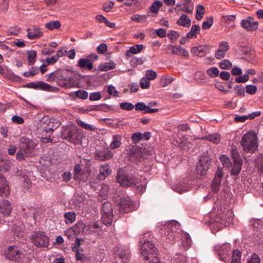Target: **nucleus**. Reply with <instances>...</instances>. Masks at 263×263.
Instances as JSON below:
<instances>
[{
	"label": "nucleus",
	"instance_id": "6e6552de",
	"mask_svg": "<svg viewBox=\"0 0 263 263\" xmlns=\"http://www.w3.org/2000/svg\"><path fill=\"white\" fill-rule=\"evenodd\" d=\"M212 163V159L209 156H202L199 162L196 164L195 174L197 178H201L206 175L210 166Z\"/></svg>",
	"mask_w": 263,
	"mask_h": 263
},
{
	"label": "nucleus",
	"instance_id": "4be33fe9",
	"mask_svg": "<svg viewBox=\"0 0 263 263\" xmlns=\"http://www.w3.org/2000/svg\"><path fill=\"white\" fill-rule=\"evenodd\" d=\"M177 24L184 27H189L191 24V20L186 14H182L177 21Z\"/></svg>",
	"mask_w": 263,
	"mask_h": 263
},
{
	"label": "nucleus",
	"instance_id": "393cba45",
	"mask_svg": "<svg viewBox=\"0 0 263 263\" xmlns=\"http://www.w3.org/2000/svg\"><path fill=\"white\" fill-rule=\"evenodd\" d=\"M143 48V46L142 44H137L130 47L129 50H127L126 52V55L127 57H130L132 53L137 54L140 52Z\"/></svg>",
	"mask_w": 263,
	"mask_h": 263
},
{
	"label": "nucleus",
	"instance_id": "a19ab883",
	"mask_svg": "<svg viewBox=\"0 0 263 263\" xmlns=\"http://www.w3.org/2000/svg\"><path fill=\"white\" fill-rule=\"evenodd\" d=\"M76 215L73 212H69L65 213L64 218H65L66 223H72L76 220Z\"/></svg>",
	"mask_w": 263,
	"mask_h": 263
},
{
	"label": "nucleus",
	"instance_id": "7ed1b4c3",
	"mask_svg": "<svg viewBox=\"0 0 263 263\" xmlns=\"http://www.w3.org/2000/svg\"><path fill=\"white\" fill-rule=\"evenodd\" d=\"M243 150L246 153H254L257 149V137L254 132H248L243 135L240 141Z\"/></svg>",
	"mask_w": 263,
	"mask_h": 263
},
{
	"label": "nucleus",
	"instance_id": "6e6d98bb",
	"mask_svg": "<svg viewBox=\"0 0 263 263\" xmlns=\"http://www.w3.org/2000/svg\"><path fill=\"white\" fill-rule=\"evenodd\" d=\"M221 186V182L213 180L212 183V190L213 193H217Z\"/></svg>",
	"mask_w": 263,
	"mask_h": 263
},
{
	"label": "nucleus",
	"instance_id": "2f4dec72",
	"mask_svg": "<svg viewBox=\"0 0 263 263\" xmlns=\"http://www.w3.org/2000/svg\"><path fill=\"white\" fill-rule=\"evenodd\" d=\"M85 229V225L82 221H78L73 227V231L76 234L83 232Z\"/></svg>",
	"mask_w": 263,
	"mask_h": 263
},
{
	"label": "nucleus",
	"instance_id": "ddd939ff",
	"mask_svg": "<svg viewBox=\"0 0 263 263\" xmlns=\"http://www.w3.org/2000/svg\"><path fill=\"white\" fill-rule=\"evenodd\" d=\"M117 209L121 213L124 214L132 212L134 210V204L129 197L120 198L116 204Z\"/></svg>",
	"mask_w": 263,
	"mask_h": 263
},
{
	"label": "nucleus",
	"instance_id": "4d7b16f0",
	"mask_svg": "<svg viewBox=\"0 0 263 263\" xmlns=\"http://www.w3.org/2000/svg\"><path fill=\"white\" fill-rule=\"evenodd\" d=\"M213 24V17L212 16H210L208 18L207 21H204L203 23L202 28L203 29H209Z\"/></svg>",
	"mask_w": 263,
	"mask_h": 263
},
{
	"label": "nucleus",
	"instance_id": "ea45409f",
	"mask_svg": "<svg viewBox=\"0 0 263 263\" xmlns=\"http://www.w3.org/2000/svg\"><path fill=\"white\" fill-rule=\"evenodd\" d=\"M111 172V170L108 164L104 165L100 168V174L103 176L104 178L108 176Z\"/></svg>",
	"mask_w": 263,
	"mask_h": 263
},
{
	"label": "nucleus",
	"instance_id": "c03bdc74",
	"mask_svg": "<svg viewBox=\"0 0 263 263\" xmlns=\"http://www.w3.org/2000/svg\"><path fill=\"white\" fill-rule=\"evenodd\" d=\"M192 245V240L188 234H185L182 240V245L187 250Z\"/></svg>",
	"mask_w": 263,
	"mask_h": 263
},
{
	"label": "nucleus",
	"instance_id": "f8f14e48",
	"mask_svg": "<svg viewBox=\"0 0 263 263\" xmlns=\"http://www.w3.org/2000/svg\"><path fill=\"white\" fill-rule=\"evenodd\" d=\"M60 124L61 123L55 118H45L42 125V133L45 132L52 134V132L58 128Z\"/></svg>",
	"mask_w": 263,
	"mask_h": 263
},
{
	"label": "nucleus",
	"instance_id": "dca6fc26",
	"mask_svg": "<svg viewBox=\"0 0 263 263\" xmlns=\"http://www.w3.org/2000/svg\"><path fill=\"white\" fill-rule=\"evenodd\" d=\"M259 23L255 21L252 16H248L246 19L242 20L241 26L249 31H254L257 29Z\"/></svg>",
	"mask_w": 263,
	"mask_h": 263
},
{
	"label": "nucleus",
	"instance_id": "338daca9",
	"mask_svg": "<svg viewBox=\"0 0 263 263\" xmlns=\"http://www.w3.org/2000/svg\"><path fill=\"white\" fill-rule=\"evenodd\" d=\"M218 49H221L222 51L226 53L229 49V46L227 42H221L219 44Z\"/></svg>",
	"mask_w": 263,
	"mask_h": 263
},
{
	"label": "nucleus",
	"instance_id": "a18cd8bd",
	"mask_svg": "<svg viewBox=\"0 0 263 263\" xmlns=\"http://www.w3.org/2000/svg\"><path fill=\"white\" fill-rule=\"evenodd\" d=\"M77 123L79 126L88 130L93 131L96 129L95 126L86 123L81 120H77Z\"/></svg>",
	"mask_w": 263,
	"mask_h": 263
},
{
	"label": "nucleus",
	"instance_id": "4c0bfd02",
	"mask_svg": "<svg viewBox=\"0 0 263 263\" xmlns=\"http://www.w3.org/2000/svg\"><path fill=\"white\" fill-rule=\"evenodd\" d=\"M61 27V24L59 21H53L45 24V27L50 30L57 29Z\"/></svg>",
	"mask_w": 263,
	"mask_h": 263
},
{
	"label": "nucleus",
	"instance_id": "b1692460",
	"mask_svg": "<svg viewBox=\"0 0 263 263\" xmlns=\"http://www.w3.org/2000/svg\"><path fill=\"white\" fill-rule=\"evenodd\" d=\"M200 27L198 25H193L191 31L186 34V37L188 39L196 38L197 34L200 33Z\"/></svg>",
	"mask_w": 263,
	"mask_h": 263
},
{
	"label": "nucleus",
	"instance_id": "a211bd4d",
	"mask_svg": "<svg viewBox=\"0 0 263 263\" xmlns=\"http://www.w3.org/2000/svg\"><path fill=\"white\" fill-rule=\"evenodd\" d=\"M9 194V187L5 177L0 173V195L7 196Z\"/></svg>",
	"mask_w": 263,
	"mask_h": 263
},
{
	"label": "nucleus",
	"instance_id": "f257e3e1",
	"mask_svg": "<svg viewBox=\"0 0 263 263\" xmlns=\"http://www.w3.org/2000/svg\"><path fill=\"white\" fill-rule=\"evenodd\" d=\"M73 80L72 72L68 69H57L50 73L47 78V81H55L59 86L64 88L70 87Z\"/></svg>",
	"mask_w": 263,
	"mask_h": 263
},
{
	"label": "nucleus",
	"instance_id": "69168bd1",
	"mask_svg": "<svg viewBox=\"0 0 263 263\" xmlns=\"http://www.w3.org/2000/svg\"><path fill=\"white\" fill-rule=\"evenodd\" d=\"M114 6V3L112 2L109 1L105 3L103 5V10L106 12H109Z\"/></svg>",
	"mask_w": 263,
	"mask_h": 263
},
{
	"label": "nucleus",
	"instance_id": "052dcab7",
	"mask_svg": "<svg viewBox=\"0 0 263 263\" xmlns=\"http://www.w3.org/2000/svg\"><path fill=\"white\" fill-rule=\"evenodd\" d=\"M147 106L143 102H138L135 105V109L139 111H145L147 109Z\"/></svg>",
	"mask_w": 263,
	"mask_h": 263
},
{
	"label": "nucleus",
	"instance_id": "39448f33",
	"mask_svg": "<svg viewBox=\"0 0 263 263\" xmlns=\"http://www.w3.org/2000/svg\"><path fill=\"white\" fill-rule=\"evenodd\" d=\"M12 211V206L8 200H4L0 202V213L2 216H0V224L6 223L8 224L13 221V217L10 214Z\"/></svg>",
	"mask_w": 263,
	"mask_h": 263
},
{
	"label": "nucleus",
	"instance_id": "09e8293b",
	"mask_svg": "<svg viewBox=\"0 0 263 263\" xmlns=\"http://www.w3.org/2000/svg\"><path fill=\"white\" fill-rule=\"evenodd\" d=\"M223 167L229 168L232 164L229 158L226 155H222L220 158Z\"/></svg>",
	"mask_w": 263,
	"mask_h": 263
},
{
	"label": "nucleus",
	"instance_id": "4468645a",
	"mask_svg": "<svg viewBox=\"0 0 263 263\" xmlns=\"http://www.w3.org/2000/svg\"><path fill=\"white\" fill-rule=\"evenodd\" d=\"M145 152V147L133 146L130 149L128 156L129 159L136 163L140 162L143 159V153Z\"/></svg>",
	"mask_w": 263,
	"mask_h": 263
},
{
	"label": "nucleus",
	"instance_id": "5fc2aeb1",
	"mask_svg": "<svg viewBox=\"0 0 263 263\" xmlns=\"http://www.w3.org/2000/svg\"><path fill=\"white\" fill-rule=\"evenodd\" d=\"M143 136L142 133L137 132L134 133L131 136L132 141L135 143H138L142 138Z\"/></svg>",
	"mask_w": 263,
	"mask_h": 263
},
{
	"label": "nucleus",
	"instance_id": "774afa93",
	"mask_svg": "<svg viewBox=\"0 0 263 263\" xmlns=\"http://www.w3.org/2000/svg\"><path fill=\"white\" fill-rule=\"evenodd\" d=\"M186 260L187 258L185 256L180 254L175 259L174 263H186Z\"/></svg>",
	"mask_w": 263,
	"mask_h": 263
},
{
	"label": "nucleus",
	"instance_id": "6ab92c4d",
	"mask_svg": "<svg viewBox=\"0 0 263 263\" xmlns=\"http://www.w3.org/2000/svg\"><path fill=\"white\" fill-rule=\"evenodd\" d=\"M11 161L7 158H0V171H8L12 166Z\"/></svg>",
	"mask_w": 263,
	"mask_h": 263
},
{
	"label": "nucleus",
	"instance_id": "c756f323",
	"mask_svg": "<svg viewBox=\"0 0 263 263\" xmlns=\"http://www.w3.org/2000/svg\"><path fill=\"white\" fill-rule=\"evenodd\" d=\"M203 139L210 141L213 143L218 144L221 140V137L219 134L215 133L213 134L209 135L203 138Z\"/></svg>",
	"mask_w": 263,
	"mask_h": 263
},
{
	"label": "nucleus",
	"instance_id": "f3484780",
	"mask_svg": "<svg viewBox=\"0 0 263 263\" xmlns=\"http://www.w3.org/2000/svg\"><path fill=\"white\" fill-rule=\"evenodd\" d=\"M27 37L30 40H34L42 37L43 33L40 30V29L36 27H33L31 28H28Z\"/></svg>",
	"mask_w": 263,
	"mask_h": 263
},
{
	"label": "nucleus",
	"instance_id": "49530a36",
	"mask_svg": "<svg viewBox=\"0 0 263 263\" xmlns=\"http://www.w3.org/2000/svg\"><path fill=\"white\" fill-rule=\"evenodd\" d=\"M247 263H260V258L256 253H253L247 258Z\"/></svg>",
	"mask_w": 263,
	"mask_h": 263
},
{
	"label": "nucleus",
	"instance_id": "0eeeda50",
	"mask_svg": "<svg viewBox=\"0 0 263 263\" xmlns=\"http://www.w3.org/2000/svg\"><path fill=\"white\" fill-rule=\"evenodd\" d=\"M20 147L24 151L26 157H32L34 155V149L37 143L28 138L22 137L21 138Z\"/></svg>",
	"mask_w": 263,
	"mask_h": 263
},
{
	"label": "nucleus",
	"instance_id": "864d4df0",
	"mask_svg": "<svg viewBox=\"0 0 263 263\" xmlns=\"http://www.w3.org/2000/svg\"><path fill=\"white\" fill-rule=\"evenodd\" d=\"M121 108L126 110H132L134 108V105L129 102H122L120 104Z\"/></svg>",
	"mask_w": 263,
	"mask_h": 263
},
{
	"label": "nucleus",
	"instance_id": "9b49d317",
	"mask_svg": "<svg viewBox=\"0 0 263 263\" xmlns=\"http://www.w3.org/2000/svg\"><path fill=\"white\" fill-rule=\"evenodd\" d=\"M4 252L7 259L15 262H19L24 256L23 252L16 246L8 247Z\"/></svg>",
	"mask_w": 263,
	"mask_h": 263
},
{
	"label": "nucleus",
	"instance_id": "423d86ee",
	"mask_svg": "<svg viewBox=\"0 0 263 263\" xmlns=\"http://www.w3.org/2000/svg\"><path fill=\"white\" fill-rule=\"evenodd\" d=\"M80 134L77 127L68 126L64 127L61 132V137L76 144L80 142Z\"/></svg>",
	"mask_w": 263,
	"mask_h": 263
},
{
	"label": "nucleus",
	"instance_id": "a878e982",
	"mask_svg": "<svg viewBox=\"0 0 263 263\" xmlns=\"http://www.w3.org/2000/svg\"><path fill=\"white\" fill-rule=\"evenodd\" d=\"M191 52L195 55L198 57H203L206 53L205 48L202 46H195L191 49Z\"/></svg>",
	"mask_w": 263,
	"mask_h": 263
},
{
	"label": "nucleus",
	"instance_id": "3c124183",
	"mask_svg": "<svg viewBox=\"0 0 263 263\" xmlns=\"http://www.w3.org/2000/svg\"><path fill=\"white\" fill-rule=\"evenodd\" d=\"M75 95L77 97L83 100L87 99L88 96L87 91L82 89H80L76 91Z\"/></svg>",
	"mask_w": 263,
	"mask_h": 263
},
{
	"label": "nucleus",
	"instance_id": "cd10ccee",
	"mask_svg": "<svg viewBox=\"0 0 263 263\" xmlns=\"http://www.w3.org/2000/svg\"><path fill=\"white\" fill-rule=\"evenodd\" d=\"M116 64L112 61L109 62L101 64L99 66V69L100 71H106L110 69H113L116 67Z\"/></svg>",
	"mask_w": 263,
	"mask_h": 263
},
{
	"label": "nucleus",
	"instance_id": "13d9d810",
	"mask_svg": "<svg viewBox=\"0 0 263 263\" xmlns=\"http://www.w3.org/2000/svg\"><path fill=\"white\" fill-rule=\"evenodd\" d=\"M140 85L142 89L148 88L150 86L149 80L147 79L143 78L140 81Z\"/></svg>",
	"mask_w": 263,
	"mask_h": 263
},
{
	"label": "nucleus",
	"instance_id": "7c9ffc66",
	"mask_svg": "<svg viewBox=\"0 0 263 263\" xmlns=\"http://www.w3.org/2000/svg\"><path fill=\"white\" fill-rule=\"evenodd\" d=\"M230 252V250H228V249H227L226 250L221 249L220 250L218 254L219 259L226 262L227 260H228L230 258L231 254Z\"/></svg>",
	"mask_w": 263,
	"mask_h": 263
},
{
	"label": "nucleus",
	"instance_id": "680f3d73",
	"mask_svg": "<svg viewBox=\"0 0 263 263\" xmlns=\"http://www.w3.org/2000/svg\"><path fill=\"white\" fill-rule=\"evenodd\" d=\"M107 50V46L105 43L101 44L97 47V52L99 54H104Z\"/></svg>",
	"mask_w": 263,
	"mask_h": 263
},
{
	"label": "nucleus",
	"instance_id": "f704fd0d",
	"mask_svg": "<svg viewBox=\"0 0 263 263\" xmlns=\"http://www.w3.org/2000/svg\"><path fill=\"white\" fill-rule=\"evenodd\" d=\"M119 257L121 259L122 262L126 263L129 261L130 254L128 250H123L118 254Z\"/></svg>",
	"mask_w": 263,
	"mask_h": 263
},
{
	"label": "nucleus",
	"instance_id": "c9c22d12",
	"mask_svg": "<svg viewBox=\"0 0 263 263\" xmlns=\"http://www.w3.org/2000/svg\"><path fill=\"white\" fill-rule=\"evenodd\" d=\"M241 252L240 250L236 249L233 251L232 255V261L231 263H240Z\"/></svg>",
	"mask_w": 263,
	"mask_h": 263
},
{
	"label": "nucleus",
	"instance_id": "de8ad7c7",
	"mask_svg": "<svg viewBox=\"0 0 263 263\" xmlns=\"http://www.w3.org/2000/svg\"><path fill=\"white\" fill-rule=\"evenodd\" d=\"M204 8L203 6L198 5L197 6L196 15V18L197 20L200 21L203 18V14L204 13Z\"/></svg>",
	"mask_w": 263,
	"mask_h": 263
},
{
	"label": "nucleus",
	"instance_id": "412c9836",
	"mask_svg": "<svg viewBox=\"0 0 263 263\" xmlns=\"http://www.w3.org/2000/svg\"><path fill=\"white\" fill-rule=\"evenodd\" d=\"M77 66L81 69H87L91 70L93 68V64L88 59L82 58L78 61Z\"/></svg>",
	"mask_w": 263,
	"mask_h": 263
},
{
	"label": "nucleus",
	"instance_id": "e2e57ef3",
	"mask_svg": "<svg viewBox=\"0 0 263 263\" xmlns=\"http://www.w3.org/2000/svg\"><path fill=\"white\" fill-rule=\"evenodd\" d=\"M130 65L133 67H135L138 65L142 64L143 63V61L142 60L141 58H134L130 61Z\"/></svg>",
	"mask_w": 263,
	"mask_h": 263
},
{
	"label": "nucleus",
	"instance_id": "c85d7f7f",
	"mask_svg": "<svg viewBox=\"0 0 263 263\" xmlns=\"http://www.w3.org/2000/svg\"><path fill=\"white\" fill-rule=\"evenodd\" d=\"M27 60L28 64L29 65H32L35 62V59L36 58L37 52L35 50H31L27 51Z\"/></svg>",
	"mask_w": 263,
	"mask_h": 263
},
{
	"label": "nucleus",
	"instance_id": "bf43d9fd",
	"mask_svg": "<svg viewBox=\"0 0 263 263\" xmlns=\"http://www.w3.org/2000/svg\"><path fill=\"white\" fill-rule=\"evenodd\" d=\"M101 98L100 92H95L90 93L89 95V100L91 101H98Z\"/></svg>",
	"mask_w": 263,
	"mask_h": 263
},
{
	"label": "nucleus",
	"instance_id": "473e14b6",
	"mask_svg": "<svg viewBox=\"0 0 263 263\" xmlns=\"http://www.w3.org/2000/svg\"><path fill=\"white\" fill-rule=\"evenodd\" d=\"M243 162H234V166L231 170V174L233 176H237L240 173Z\"/></svg>",
	"mask_w": 263,
	"mask_h": 263
},
{
	"label": "nucleus",
	"instance_id": "58836bf2",
	"mask_svg": "<svg viewBox=\"0 0 263 263\" xmlns=\"http://www.w3.org/2000/svg\"><path fill=\"white\" fill-rule=\"evenodd\" d=\"M148 15L135 14L131 17V20L139 23H144L147 20Z\"/></svg>",
	"mask_w": 263,
	"mask_h": 263
},
{
	"label": "nucleus",
	"instance_id": "603ef678",
	"mask_svg": "<svg viewBox=\"0 0 263 263\" xmlns=\"http://www.w3.org/2000/svg\"><path fill=\"white\" fill-rule=\"evenodd\" d=\"M223 174L224 173L222 170V168L218 167L216 172L215 175L213 180L221 182V179L223 177Z\"/></svg>",
	"mask_w": 263,
	"mask_h": 263
},
{
	"label": "nucleus",
	"instance_id": "72a5a7b5",
	"mask_svg": "<svg viewBox=\"0 0 263 263\" xmlns=\"http://www.w3.org/2000/svg\"><path fill=\"white\" fill-rule=\"evenodd\" d=\"M232 146L231 154L234 162H243L237 148L233 145Z\"/></svg>",
	"mask_w": 263,
	"mask_h": 263
},
{
	"label": "nucleus",
	"instance_id": "aec40b11",
	"mask_svg": "<svg viewBox=\"0 0 263 263\" xmlns=\"http://www.w3.org/2000/svg\"><path fill=\"white\" fill-rule=\"evenodd\" d=\"M37 89L54 92L58 90V88L55 86H52L43 81L37 82Z\"/></svg>",
	"mask_w": 263,
	"mask_h": 263
},
{
	"label": "nucleus",
	"instance_id": "f03ea898",
	"mask_svg": "<svg viewBox=\"0 0 263 263\" xmlns=\"http://www.w3.org/2000/svg\"><path fill=\"white\" fill-rule=\"evenodd\" d=\"M117 182L123 187H133L139 183L138 178L132 174V170L130 168H120L116 176Z\"/></svg>",
	"mask_w": 263,
	"mask_h": 263
},
{
	"label": "nucleus",
	"instance_id": "e433bc0d",
	"mask_svg": "<svg viewBox=\"0 0 263 263\" xmlns=\"http://www.w3.org/2000/svg\"><path fill=\"white\" fill-rule=\"evenodd\" d=\"M184 3L182 4L184 7V11L187 13H192L193 10V4L192 0H184Z\"/></svg>",
	"mask_w": 263,
	"mask_h": 263
},
{
	"label": "nucleus",
	"instance_id": "1a4fd4ad",
	"mask_svg": "<svg viewBox=\"0 0 263 263\" xmlns=\"http://www.w3.org/2000/svg\"><path fill=\"white\" fill-rule=\"evenodd\" d=\"M30 238L31 242L39 248L47 247L49 244V238L43 232H34Z\"/></svg>",
	"mask_w": 263,
	"mask_h": 263
},
{
	"label": "nucleus",
	"instance_id": "0e129e2a",
	"mask_svg": "<svg viewBox=\"0 0 263 263\" xmlns=\"http://www.w3.org/2000/svg\"><path fill=\"white\" fill-rule=\"evenodd\" d=\"M146 76L148 80L155 79L157 77V73L152 70H147L146 72Z\"/></svg>",
	"mask_w": 263,
	"mask_h": 263
},
{
	"label": "nucleus",
	"instance_id": "8fccbe9b",
	"mask_svg": "<svg viewBox=\"0 0 263 263\" xmlns=\"http://www.w3.org/2000/svg\"><path fill=\"white\" fill-rule=\"evenodd\" d=\"M168 49L172 50L173 54L180 55L181 54L182 48L180 46H173L172 45H169L168 46Z\"/></svg>",
	"mask_w": 263,
	"mask_h": 263
},
{
	"label": "nucleus",
	"instance_id": "20e7f679",
	"mask_svg": "<svg viewBox=\"0 0 263 263\" xmlns=\"http://www.w3.org/2000/svg\"><path fill=\"white\" fill-rule=\"evenodd\" d=\"M158 251L155 245L148 240H144L140 247V253L143 260L153 261L158 260Z\"/></svg>",
	"mask_w": 263,
	"mask_h": 263
},
{
	"label": "nucleus",
	"instance_id": "2eb2a0df",
	"mask_svg": "<svg viewBox=\"0 0 263 263\" xmlns=\"http://www.w3.org/2000/svg\"><path fill=\"white\" fill-rule=\"evenodd\" d=\"M114 155L110 149L104 147L102 149H96L95 152V158L99 161H106L110 159Z\"/></svg>",
	"mask_w": 263,
	"mask_h": 263
},
{
	"label": "nucleus",
	"instance_id": "9d476101",
	"mask_svg": "<svg viewBox=\"0 0 263 263\" xmlns=\"http://www.w3.org/2000/svg\"><path fill=\"white\" fill-rule=\"evenodd\" d=\"M112 207L111 203L106 201L103 203L102 207V220L103 223L108 226L112 222Z\"/></svg>",
	"mask_w": 263,
	"mask_h": 263
},
{
	"label": "nucleus",
	"instance_id": "bb28decb",
	"mask_svg": "<svg viewBox=\"0 0 263 263\" xmlns=\"http://www.w3.org/2000/svg\"><path fill=\"white\" fill-rule=\"evenodd\" d=\"M163 6V3L159 0L155 1L149 7L152 13L157 14L160 8Z\"/></svg>",
	"mask_w": 263,
	"mask_h": 263
},
{
	"label": "nucleus",
	"instance_id": "79ce46f5",
	"mask_svg": "<svg viewBox=\"0 0 263 263\" xmlns=\"http://www.w3.org/2000/svg\"><path fill=\"white\" fill-rule=\"evenodd\" d=\"M219 66L222 69L229 70L232 67V64L229 60L224 59L219 62Z\"/></svg>",
	"mask_w": 263,
	"mask_h": 263
},
{
	"label": "nucleus",
	"instance_id": "37998d69",
	"mask_svg": "<svg viewBox=\"0 0 263 263\" xmlns=\"http://www.w3.org/2000/svg\"><path fill=\"white\" fill-rule=\"evenodd\" d=\"M206 73L210 78H214L219 76V71L218 68L212 67L206 70Z\"/></svg>",
	"mask_w": 263,
	"mask_h": 263
},
{
	"label": "nucleus",
	"instance_id": "5701e85b",
	"mask_svg": "<svg viewBox=\"0 0 263 263\" xmlns=\"http://www.w3.org/2000/svg\"><path fill=\"white\" fill-rule=\"evenodd\" d=\"M121 136L119 135H114L112 136V141L110 144V149H117L121 144Z\"/></svg>",
	"mask_w": 263,
	"mask_h": 263
}]
</instances>
